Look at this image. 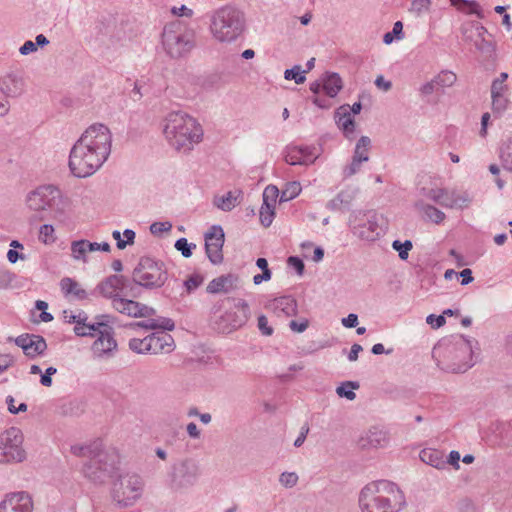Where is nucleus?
Here are the masks:
<instances>
[{
    "instance_id": "1",
    "label": "nucleus",
    "mask_w": 512,
    "mask_h": 512,
    "mask_svg": "<svg viewBox=\"0 0 512 512\" xmlns=\"http://www.w3.org/2000/svg\"><path fill=\"white\" fill-rule=\"evenodd\" d=\"M358 501L362 512H400L406 505L404 493L388 480L364 486Z\"/></svg>"
},
{
    "instance_id": "2",
    "label": "nucleus",
    "mask_w": 512,
    "mask_h": 512,
    "mask_svg": "<svg viewBox=\"0 0 512 512\" xmlns=\"http://www.w3.org/2000/svg\"><path fill=\"white\" fill-rule=\"evenodd\" d=\"M163 132L169 144L183 152L190 151L203 135L195 119L183 112L169 113L165 118Z\"/></svg>"
},
{
    "instance_id": "3",
    "label": "nucleus",
    "mask_w": 512,
    "mask_h": 512,
    "mask_svg": "<svg viewBox=\"0 0 512 512\" xmlns=\"http://www.w3.org/2000/svg\"><path fill=\"white\" fill-rule=\"evenodd\" d=\"M245 28V14L235 5L222 6L211 16V33L220 42L237 40L244 33Z\"/></svg>"
},
{
    "instance_id": "4",
    "label": "nucleus",
    "mask_w": 512,
    "mask_h": 512,
    "mask_svg": "<svg viewBox=\"0 0 512 512\" xmlns=\"http://www.w3.org/2000/svg\"><path fill=\"white\" fill-rule=\"evenodd\" d=\"M30 210L43 213L40 220L48 217L62 219L67 207L60 190L53 185L40 186L30 192L26 198Z\"/></svg>"
},
{
    "instance_id": "5",
    "label": "nucleus",
    "mask_w": 512,
    "mask_h": 512,
    "mask_svg": "<svg viewBox=\"0 0 512 512\" xmlns=\"http://www.w3.org/2000/svg\"><path fill=\"white\" fill-rule=\"evenodd\" d=\"M162 45L169 57L183 58L195 47L194 32L180 22L169 23L162 32Z\"/></svg>"
},
{
    "instance_id": "6",
    "label": "nucleus",
    "mask_w": 512,
    "mask_h": 512,
    "mask_svg": "<svg viewBox=\"0 0 512 512\" xmlns=\"http://www.w3.org/2000/svg\"><path fill=\"white\" fill-rule=\"evenodd\" d=\"M445 349L449 363L444 368L451 373H464L471 368L474 363L472 362L473 350L470 340L466 339L463 335L454 337V341L448 343L444 340L439 343L435 350Z\"/></svg>"
},
{
    "instance_id": "7",
    "label": "nucleus",
    "mask_w": 512,
    "mask_h": 512,
    "mask_svg": "<svg viewBox=\"0 0 512 512\" xmlns=\"http://www.w3.org/2000/svg\"><path fill=\"white\" fill-rule=\"evenodd\" d=\"M108 157L95 152L76 142L69 155V168L71 173L79 178H84L96 172Z\"/></svg>"
},
{
    "instance_id": "8",
    "label": "nucleus",
    "mask_w": 512,
    "mask_h": 512,
    "mask_svg": "<svg viewBox=\"0 0 512 512\" xmlns=\"http://www.w3.org/2000/svg\"><path fill=\"white\" fill-rule=\"evenodd\" d=\"M133 281L146 289L162 287L168 279V271L162 261L141 257L132 272Z\"/></svg>"
},
{
    "instance_id": "9",
    "label": "nucleus",
    "mask_w": 512,
    "mask_h": 512,
    "mask_svg": "<svg viewBox=\"0 0 512 512\" xmlns=\"http://www.w3.org/2000/svg\"><path fill=\"white\" fill-rule=\"evenodd\" d=\"M117 463V453L102 447L83 465L82 471L88 480L101 484L113 475L117 469Z\"/></svg>"
},
{
    "instance_id": "10",
    "label": "nucleus",
    "mask_w": 512,
    "mask_h": 512,
    "mask_svg": "<svg viewBox=\"0 0 512 512\" xmlns=\"http://www.w3.org/2000/svg\"><path fill=\"white\" fill-rule=\"evenodd\" d=\"M382 215L375 211H353L349 217V227L352 233L362 240L375 241L383 232L380 224Z\"/></svg>"
},
{
    "instance_id": "11",
    "label": "nucleus",
    "mask_w": 512,
    "mask_h": 512,
    "mask_svg": "<svg viewBox=\"0 0 512 512\" xmlns=\"http://www.w3.org/2000/svg\"><path fill=\"white\" fill-rule=\"evenodd\" d=\"M24 436L17 427H10L0 434V464L21 463L26 459Z\"/></svg>"
},
{
    "instance_id": "12",
    "label": "nucleus",
    "mask_w": 512,
    "mask_h": 512,
    "mask_svg": "<svg viewBox=\"0 0 512 512\" xmlns=\"http://www.w3.org/2000/svg\"><path fill=\"white\" fill-rule=\"evenodd\" d=\"M143 488L142 478L137 474L127 473L114 482L112 498L122 507H128L141 495Z\"/></svg>"
},
{
    "instance_id": "13",
    "label": "nucleus",
    "mask_w": 512,
    "mask_h": 512,
    "mask_svg": "<svg viewBox=\"0 0 512 512\" xmlns=\"http://www.w3.org/2000/svg\"><path fill=\"white\" fill-rule=\"evenodd\" d=\"M95 152L109 157L111 153L112 135L109 128L103 124L91 125L76 141Z\"/></svg>"
},
{
    "instance_id": "14",
    "label": "nucleus",
    "mask_w": 512,
    "mask_h": 512,
    "mask_svg": "<svg viewBox=\"0 0 512 512\" xmlns=\"http://www.w3.org/2000/svg\"><path fill=\"white\" fill-rule=\"evenodd\" d=\"M205 253L213 265H219L223 262V246L225 242V233L220 225H213L204 234Z\"/></svg>"
},
{
    "instance_id": "15",
    "label": "nucleus",
    "mask_w": 512,
    "mask_h": 512,
    "mask_svg": "<svg viewBox=\"0 0 512 512\" xmlns=\"http://www.w3.org/2000/svg\"><path fill=\"white\" fill-rule=\"evenodd\" d=\"M199 475L198 464L191 459H186L173 466L172 486L183 488L193 485Z\"/></svg>"
},
{
    "instance_id": "16",
    "label": "nucleus",
    "mask_w": 512,
    "mask_h": 512,
    "mask_svg": "<svg viewBox=\"0 0 512 512\" xmlns=\"http://www.w3.org/2000/svg\"><path fill=\"white\" fill-rule=\"evenodd\" d=\"M96 333L98 337L92 345L94 355L99 358L112 357L114 351L117 349V342L113 336V328L105 323V326H102Z\"/></svg>"
},
{
    "instance_id": "17",
    "label": "nucleus",
    "mask_w": 512,
    "mask_h": 512,
    "mask_svg": "<svg viewBox=\"0 0 512 512\" xmlns=\"http://www.w3.org/2000/svg\"><path fill=\"white\" fill-rule=\"evenodd\" d=\"M0 512H33V500L26 491L12 492L0 502Z\"/></svg>"
},
{
    "instance_id": "18",
    "label": "nucleus",
    "mask_w": 512,
    "mask_h": 512,
    "mask_svg": "<svg viewBox=\"0 0 512 512\" xmlns=\"http://www.w3.org/2000/svg\"><path fill=\"white\" fill-rule=\"evenodd\" d=\"M246 322L245 315H238L236 311H226L218 316L215 314L212 327L219 333L228 334L242 327Z\"/></svg>"
},
{
    "instance_id": "19",
    "label": "nucleus",
    "mask_w": 512,
    "mask_h": 512,
    "mask_svg": "<svg viewBox=\"0 0 512 512\" xmlns=\"http://www.w3.org/2000/svg\"><path fill=\"white\" fill-rule=\"evenodd\" d=\"M15 344L22 348L24 354L31 359L42 355L47 349L45 339L35 334H22L15 339Z\"/></svg>"
},
{
    "instance_id": "20",
    "label": "nucleus",
    "mask_w": 512,
    "mask_h": 512,
    "mask_svg": "<svg viewBox=\"0 0 512 512\" xmlns=\"http://www.w3.org/2000/svg\"><path fill=\"white\" fill-rule=\"evenodd\" d=\"M319 154L312 146L288 147L285 154V161L290 165H310L318 158Z\"/></svg>"
},
{
    "instance_id": "21",
    "label": "nucleus",
    "mask_w": 512,
    "mask_h": 512,
    "mask_svg": "<svg viewBox=\"0 0 512 512\" xmlns=\"http://www.w3.org/2000/svg\"><path fill=\"white\" fill-rule=\"evenodd\" d=\"M265 308L274 313H283L286 316H296L298 305L296 299L291 295L274 298L265 304Z\"/></svg>"
},
{
    "instance_id": "22",
    "label": "nucleus",
    "mask_w": 512,
    "mask_h": 512,
    "mask_svg": "<svg viewBox=\"0 0 512 512\" xmlns=\"http://www.w3.org/2000/svg\"><path fill=\"white\" fill-rule=\"evenodd\" d=\"M239 283V277L236 274H226L214 278L209 282L206 291L210 294L228 293L235 289Z\"/></svg>"
},
{
    "instance_id": "23",
    "label": "nucleus",
    "mask_w": 512,
    "mask_h": 512,
    "mask_svg": "<svg viewBox=\"0 0 512 512\" xmlns=\"http://www.w3.org/2000/svg\"><path fill=\"white\" fill-rule=\"evenodd\" d=\"M0 92L7 98H16L24 92V80L14 74L0 79Z\"/></svg>"
},
{
    "instance_id": "24",
    "label": "nucleus",
    "mask_w": 512,
    "mask_h": 512,
    "mask_svg": "<svg viewBox=\"0 0 512 512\" xmlns=\"http://www.w3.org/2000/svg\"><path fill=\"white\" fill-rule=\"evenodd\" d=\"M148 341L152 354L170 353L175 347L173 337L163 331L148 335Z\"/></svg>"
},
{
    "instance_id": "25",
    "label": "nucleus",
    "mask_w": 512,
    "mask_h": 512,
    "mask_svg": "<svg viewBox=\"0 0 512 512\" xmlns=\"http://www.w3.org/2000/svg\"><path fill=\"white\" fill-rule=\"evenodd\" d=\"M335 121L338 127L343 131L344 136L352 140L355 132V121L349 113V105L345 104L335 111Z\"/></svg>"
},
{
    "instance_id": "26",
    "label": "nucleus",
    "mask_w": 512,
    "mask_h": 512,
    "mask_svg": "<svg viewBox=\"0 0 512 512\" xmlns=\"http://www.w3.org/2000/svg\"><path fill=\"white\" fill-rule=\"evenodd\" d=\"M387 442V433L377 427L369 429L358 441L362 449L383 447Z\"/></svg>"
},
{
    "instance_id": "27",
    "label": "nucleus",
    "mask_w": 512,
    "mask_h": 512,
    "mask_svg": "<svg viewBox=\"0 0 512 512\" xmlns=\"http://www.w3.org/2000/svg\"><path fill=\"white\" fill-rule=\"evenodd\" d=\"M356 194L357 189L355 188L341 190L333 199L328 201L326 207L331 211L348 210Z\"/></svg>"
},
{
    "instance_id": "28",
    "label": "nucleus",
    "mask_w": 512,
    "mask_h": 512,
    "mask_svg": "<svg viewBox=\"0 0 512 512\" xmlns=\"http://www.w3.org/2000/svg\"><path fill=\"white\" fill-rule=\"evenodd\" d=\"M119 275H110L102 280L96 287L99 293L114 301V298H120L119 294Z\"/></svg>"
},
{
    "instance_id": "29",
    "label": "nucleus",
    "mask_w": 512,
    "mask_h": 512,
    "mask_svg": "<svg viewBox=\"0 0 512 512\" xmlns=\"http://www.w3.org/2000/svg\"><path fill=\"white\" fill-rule=\"evenodd\" d=\"M60 288L66 297L72 296L77 300H84L88 297L86 290L83 289L76 280L70 277H64L61 279Z\"/></svg>"
},
{
    "instance_id": "30",
    "label": "nucleus",
    "mask_w": 512,
    "mask_h": 512,
    "mask_svg": "<svg viewBox=\"0 0 512 512\" xmlns=\"http://www.w3.org/2000/svg\"><path fill=\"white\" fill-rule=\"evenodd\" d=\"M321 79L323 82V90L330 98L336 97L343 88V82L338 73L326 72Z\"/></svg>"
},
{
    "instance_id": "31",
    "label": "nucleus",
    "mask_w": 512,
    "mask_h": 512,
    "mask_svg": "<svg viewBox=\"0 0 512 512\" xmlns=\"http://www.w3.org/2000/svg\"><path fill=\"white\" fill-rule=\"evenodd\" d=\"M420 459L422 462L437 469H444L446 466V462L443 459V454L439 450L423 449L420 452Z\"/></svg>"
},
{
    "instance_id": "32",
    "label": "nucleus",
    "mask_w": 512,
    "mask_h": 512,
    "mask_svg": "<svg viewBox=\"0 0 512 512\" xmlns=\"http://www.w3.org/2000/svg\"><path fill=\"white\" fill-rule=\"evenodd\" d=\"M103 447L102 441L97 439L87 445H73L71 452L78 457H87L88 460Z\"/></svg>"
},
{
    "instance_id": "33",
    "label": "nucleus",
    "mask_w": 512,
    "mask_h": 512,
    "mask_svg": "<svg viewBox=\"0 0 512 512\" xmlns=\"http://www.w3.org/2000/svg\"><path fill=\"white\" fill-rule=\"evenodd\" d=\"M112 306L115 310L122 314L137 317L138 310L136 309L138 307V302L134 300L126 299L124 297L114 298Z\"/></svg>"
},
{
    "instance_id": "34",
    "label": "nucleus",
    "mask_w": 512,
    "mask_h": 512,
    "mask_svg": "<svg viewBox=\"0 0 512 512\" xmlns=\"http://www.w3.org/2000/svg\"><path fill=\"white\" fill-rule=\"evenodd\" d=\"M416 208L422 211L425 216L435 224H439L445 219L444 212L430 204L424 203L423 201H418L416 203Z\"/></svg>"
},
{
    "instance_id": "35",
    "label": "nucleus",
    "mask_w": 512,
    "mask_h": 512,
    "mask_svg": "<svg viewBox=\"0 0 512 512\" xmlns=\"http://www.w3.org/2000/svg\"><path fill=\"white\" fill-rule=\"evenodd\" d=\"M371 148V139L368 136H361L357 141L353 157L363 162H367L369 160V150Z\"/></svg>"
},
{
    "instance_id": "36",
    "label": "nucleus",
    "mask_w": 512,
    "mask_h": 512,
    "mask_svg": "<svg viewBox=\"0 0 512 512\" xmlns=\"http://www.w3.org/2000/svg\"><path fill=\"white\" fill-rule=\"evenodd\" d=\"M119 294L120 296H131V297H138L139 291H138V284L135 283L132 280L128 279L127 277L123 275H119Z\"/></svg>"
},
{
    "instance_id": "37",
    "label": "nucleus",
    "mask_w": 512,
    "mask_h": 512,
    "mask_svg": "<svg viewBox=\"0 0 512 512\" xmlns=\"http://www.w3.org/2000/svg\"><path fill=\"white\" fill-rule=\"evenodd\" d=\"M360 385L356 381H346L336 388V393L340 398H346L350 401L356 398L354 390L359 389Z\"/></svg>"
},
{
    "instance_id": "38",
    "label": "nucleus",
    "mask_w": 512,
    "mask_h": 512,
    "mask_svg": "<svg viewBox=\"0 0 512 512\" xmlns=\"http://www.w3.org/2000/svg\"><path fill=\"white\" fill-rule=\"evenodd\" d=\"M102 326H105L104 322L88 324L86 321H83L81 324L75 325L74 332L78 336H96V331H98Z\"/></svg>"
},
{
    "instance_id": "39",
    "label": "nucleus",
    "mask_w": 512,
    "mask_h": 512,
    "mask_svg": "<svg viewBox=\"0 0 512 512\" xmlns=\"http://www.w3.org/2000/svg\"><path fill=\"white\" fill-rule=\"evenodd\" d=\"M237 202V197L229 191L226 195L215 197L214 204L223 211H231Z\"/></svg>"
},
{
    "instance_id": "40",
    "label": "nucleus",
    "mask_w": 512,
    "mask_h": 512,
    "mask_svg": "<svg viewBox=\"0 0 512 512\" xmlns=\"http://www.w3.org/2000/svg\"><path fill=\"white\" fill-rule=\"evenodd\" d=\"M457 81L455 73L449 70H442L438 75L434 77V82L439 88H446L453 86Z\"/></svg>"
},
{
    "instance_id": "41",
    "label": "nucleus",
    "mask_w": 512,
    "mask_h": 512,
    "mask_svg": "<svg viewBox=\"0 0 512 512\" xmlns=\"http://www.w3.org/2000/svg\"><path fill=\"white\" fill-rule=\"evenodd\" d=\"M148 336L143 339L132 338L129 340V348L138 354H152V349L149 346Z\"/></svg>"
},
{
    "instance_id": "42",
    "label": "nucleus",
    "mask_w": 512,
    "mask_h": 512,
    "mask_svg": "<svg viewBox=\"0 0 512 512\" xmlns=\"http://www.w3.org/2000/svg\"><path fill=\"white\" fill-rule=\"evenodd\" d=\"M301 192V185L299 182H290L286 185V188L281 192L280 202H286L294 199Z\"/></svg>"
},
{
    "instance_id": "43",
    "label": "nucleus",
    "mask_w": 512,
    "mask_h": 512,
    "mask_svg": "<svg viewBox=\"0 0 512 512\" xmlns=\"http://www.w3.org/2000/svg\"><path fill=\"white\" fill-rule=\"evenodd\" d=\"M305 73H307V71H302L300 65H295L285 70L284 78L286 80H294L296 84H302L306 80Z\"/></svg>"
},
{
    "instance_id": "44",
    "label": "nucleus",
    "mask_w": 512,
    "mask_h": 512,
    "mask_svg": "<svg viewBox=\"0 0 512 512\" xmlns=\"http://www.w3.org/2000/svg\"><path fill=\"white\" fill-rule=\"evenodd\" d=\"M471 203V197L467 192L457 193L453 190V201L448 204L450 208L464 209Z\"/></svg>"
},
{
    "instance_id": "45",
    "label": "nucleus",
    "mask_w": 512,
    "mask_h": 512,
    "mask_svg": "<svg viewBox=\"0 0 512 512\" xmlns=\"http://www.w3.org/2000/svg\"><path fill=\"white\" fill-rule=\"evenodd\" d=\"M260 221L264 227H269L275 216V206H271L270 204H263L260 208Z\"/></svg>"
},
{
    "instance_id": "46",
    "label": "nucleus",
    "mask_w": 512,
    "mask_h": 512,
    "mask_svg": "<svg viewBox=\"0 0 512 512\" xmlns=\"http://www.w3.org/2000/svg\"><path fill=\"white\" fill-rule=\"evenodd\" d=\"M88 249L84 239L73 241L71 243V253L74 259L86 261Z\"/></svg>"
},
{
    "instance_id": "47",
    "label": "nucleus",
    "mask_w": 512,
    "mask_h": 512,
    "mask_svg": "<svg viewBox=\"0 0 512 512\" xmlns=\"http://www.w3.org/2000/svg\"><path fill=\"white\" fill-rule=\"evenodd\" d=\"M413 245L410 240H405L401 242L400 240H394L392 243V248L398 252V255L401 260H406L409 255V251L412 249Z\"/></svg>"
},
{
    "instance_id": "48",
    "label": "nucleus",
    "mask_w": 512,
    "mask_h": 512,
    "mask_svg": "<svg viewBox=\"0 0 512 512\" xmlns=\"http://www.w3.org/2000/svg\"><path fill=\"white\" fill-rule=\"evenodd\" d=\"M430 7L431 0H413L411 3L410 12H412L416 17H420L424 13L428 12Z\"/></svg>"
},
{
    "instance_id": "49",
    "label": "nucleus",
    "mask_w": 512,
    "mask_h": 512,
    "mask_svg": "<svg viewBox=\"0 0 512 512\" xmlns=\"http://www.w3.org/2000/svg\"><path fill=\"white\" fill-rule=\"evenodd\" d=\"M176 250L180 251L182 256L185 258L191 257L193 249L196 248V244L189 243L186 238H180L175 242Z\"/></svg>"
},
{
    "instance_id": "50",
    "label": "nucleus",
    "mask_w": 512,
    "mask_h": 512,
    "mask_svg": "<svg viewBox=\"0 0 512 512\" xmlns=\"http://www.w3.org/2000/svg\"><path fill=\"white\" fill-rule=\"evenodd\" d=\"M500 158L505 169L512 164V140L505 142L500 149Z\"/></svg>"
},
{
    "instance_id": "51",
    "label": "nucleus",
    "mask_w": 512,
    "mask_h": 512,
    "mask_svg": "<svg viewBox=\"0 0 512 512\" xmlns=\"http://www.w3.org/2000/svg\"><path fill=\"white\" fill-rule=\"evenodd\" d=\"M394 37L397 39H401L403 37V24L401 21H397L394 23L393 30L391 32H387L383 36V42L385 44L392 43Z\"/></svg>"
},
{
    "instance_id": "52",
    "label": "nucleus",
    "mask_w": 512,
    "mask_h": 512,
    "mask_svg": "<svg viewBox=\"0 0 512 512\" xmlns=\"http://www.w3.org/2000/svg\"><path fill=\"white\" fill-rule=\"evenodd\" d=\"M278 196V188L274 185H268L263 192V204H270L271 206H275Z\"/></svg>"
},
{
    "instance_id": "53",
    "label": "nucleus",
    "mask_w": 512,
    "mask_h": 512,
    "mask_svg": "<svg viewBox=\"0 0 512 512\" xmlns=\"http://www.w3.org/2000/svg\"><path fill=\"white\" fill-rule=\"evenodd\" d=\"M53 234H54L53 226L49 225V224H44L40 227V230H39V240L45 244L52 243L55 240Z\"/></svg>"
},
{
    "instance_id": "54",
    "label": "nucleus",
    "mask_w": 512,
    "mask_h": 512,
    "mask_svg": "<svg viewBox=\"0 0 512 512\" xmlns=\"http://www.w3.org/2000/svg\"><path fill=\"white\" fill-rule=\"evenodd\" d=\"M298 479L295 472H283L279 477V482L285 488H292L297 484Z\"/></svg>"
},
{
    "instance_id": "55",
    "label": "nucleus",
    "mask_w": 512,
    "mask_h": 512,
    "mask_svg": "<svg viewBox=\"0 0 512 512\" xmlns=\"http://www.w3.org/2000/svg\"><path fill=\"white\" fill-rule=\"evenodd\" d=\"M492 97V109L494 113L501 114L507 107L508 100L503 94L491 95Z\"/></svg>"
},
{
    "instance_id": "56",
    "label": "nucleus",
    "mask_w": 512,
    "mask_h": 512,
    "mask_svg": "<svg viewBox=\"0 0 512 512\" xmlns=\"http://www.w3.org/2000/svg\"><path fill=\"white\" fill-rule=\"evenodd\" d=\"M204 281V277L200 274H193L184 281V286L188 293L198 288Z\"/></svg>"
},
{
    "instance_id": "57",
    "label": "nucleus",
    "mask_w": 512,
    "mask_h": 512,
    "mask_svg": "<svg viewBox=\"0 0 512 512\" xmlns=\"http://www.w3.org/2000/svg\"><path fill=\"white\" fill-rule=\"evenodd\" d=\"M450 2L451 5L457 7L460 10L462 9V5L468 6L470 7L471 13H476L479 17H481L480 13L477 11L479 5L475 0H450Z\"/></svg>"
},
{
    "instance_id": "58",
    "label": "nucleus",
    "mask_w": 512,
    "mask_h": 512,
    "mask_svg": "<svg viewBox=\"0 0 512 512\" xmlns=\"http://www.w3.org/2000/svg\"><path fill=\"white\" fill-rule=\"evenodd\" d=\"M423 194L430 200L439 204V201L443 196H445L444 188H436V189H422Z\"/></svg>"
},
{
    "instance_id": "59",
    "label": "nucleus",
    "mask_w": 512,
    "mask_h": 512,
    "mask_svg": "<svg viewBox=\"0 0 512 512\" xmlns=\"http://www.w3.org/2000/svg\"><path fill=\"white\" fill-rule=\"evenodd\" d=\"M257 326L261 334L264 336H271L274 332L273 328L268 324V319L265 315H260L258 317Z\"/></svg>"
},
{
    "instance_id": "60",
    "label": "nucleus",
    "mask_w": 512,
    "mask_h": 512,
    "mask_svg": "<svg viewBox=\"0 0 512 512\" xmlns=\"http://www.w3.org/2000/svg\"><path fill=\"white\" fill-rule=\"evenodd\" d=\"M363 161L352 157L351 163L344 168V176L351 177L360 171Z\"/></svg>"
},
{
    "instance_id": "61",
    "label": "nucleus",
    "mask_w": 512,
    "mask_h": 512,
    "mask_svg": "<svg viewBox=\"0 0 512 512\" xmlns=\"http://www.w3.org/2000/svg\"><path fill=\"white\" fill-rule=\"evenodd\" d=\"M64 318L68 323L81 324L83 321H87L88 316L85 312L81 311L77 315L72 312L64 311Z\"/></svg>"
},
{
    "instance_id": "62",
    "label": "nucleus",
    "mask_w": 512,
    "mask_h": 512,
    "mask_svg": "<svg viewBox=\"0 0 512 512\" xmlns=\"http://www.w3.org/2000/svg\"><path fill=\"white\" fill-rule=\"evenodd\" d=\"M287 264L291 268L295 269V271L297 272L298 275H303L305 265H304V262L302 259H300L297 256H290L287 259Z\"/></svg>"
},
{
    "instance_id": "63",
    "label": "nucleus",
    "mask_w": 512,
    "mask_h": 512,
    "mask_svg": "<svg viewBox=\"0 0 512 512\" xmlns=\"http://www.w3.org/2000/svg\"><path fill=\"white\" fill-rule=\"evenodd\" d=\"M171 229H172V224L168 221L154 222L150 225V232L154 235L160 234L164 231H170Z\"/></svg>"
},
{
    "instance_id": "64",
    "label": "nucleus",
    "mask_w": 512,
    "mask_h": 512,
    "mask_svg": "<svg viewBox=\"0 0 512 512\" xmlns=\"http://www.w3.org/2000/svg\"><path fill=\"white\" fill-rule=\"evenodd\" d=\"M426 322L428 324H430L432 326V328L437 329V328L442 327L446 323V320L442 314L441 315L430 314L427 316Z\"/></svg>"
}]
</instances>
